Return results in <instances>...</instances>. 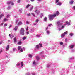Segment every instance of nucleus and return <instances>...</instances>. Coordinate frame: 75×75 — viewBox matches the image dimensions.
I'll use <instances>...</instances> for the list:
<instances>
[{
  "mask_svg": "<svg viewBox=\"0 0 75 75\" xmlns=\"http://www.w3.org/2000/svg\"><path fill=\"white\" fill-rule=\"evenodd\" d=\"M56 17V15L55 14H54L53 15H50L49 16V19L50 20H53L54 19V17Z\"/></svg>",
  "mask_w": 75,
  "mask_h": 75,
  "instance_id": "1",
  "label": "nucleus"
},
{
  "mask_svg": "<svg viewBox=\"0 0 75 75\" xmlns=\"http://www.w3.org/2000/svg\"><path fill=\"white\" fill-rule=\"evenodd\" d=\"M18 50H20V52H22L23 51H25V48L24 47L21 48V46H18Z\"/></svg>",
  "mask_w": 75,
  "mask_h": 75,
  "instance_id": "2",
  "label": "nucleus"
},
{
  "mask_svg": "<svg viewBox=\"0 0 75 75\" xmlns=\"http://www.w3.org/2000/svg\"><path fill=\"white\" fill-rule=\"evenodd\" d=\"M20 34L22 35H24V29L21 28L20 30Z\"/></svg>",
  "mask_w": 75,
  "mask_h": 75,
  "instance_id": "3",
  "label": "nucleus"
},
{
  "mask_svg": "<svg viewBox=\"0 0 75 75\" xmlns=\"http://www.w3.org/2000/svg\"><path fill=\"white\" fill-rule=\"evenodd\" d=\"M74 47H75V45H69V48H70L71 49H72V48H74Z\"/></svg>",
  "mask_w": 75,
  "mask_h": 75,
  "instance_id": "4",
  "label": "nucleus"
},
{
  "mask_svg": "<svg viewBox=\"0 0 75 75\" xmlns=\"http://www.w3.org/2000/svg\"><path fill=\"white\" fill-rule=\"evenodd\" d=\"M9 49V45H8L6 47V51H8Z\"/></svg>",
  "mask_w": 75,
  "mask_h": 75,
  "instance_id": "5",
  "label": "nucleus"
},
{
  "mask_svg": "<svg viewBox=\"0 0 75 75\" xmlns=\"http://www.w3.org/2000/svg\"><path fill=\"white\" fill-rule=\"evenodd\" d=\"M21 40H20V41H19L18 42V45H21L22 44V42L21 41Z\"/></svg>",
  "mask_w": 75,
  "mask_h": 75,
  "instance_id": "6",
  "label": "nucleus"
},
{
  "mask_svg": "<svg viewBox=\"0 0 75 75\" xmlns=\"http://www.w3.org/2000/svg\"><path fill=\"white\" fill-rule=\"evenodd\" d=\"M18 29V27L17 26V27H15L13 29V30H14L15 31H16L17 30V29Z\"/></svg>",
  "mask_w": 75,
  "mask_h": 75,
  "instance_id": "7",
  "label": "nucleus"
},
{
  "mask_svg": "<svg viewBox=\"0 0 75 75\" xmlns=\"http://www.w3.org/2000/svg\"><path fill=\"white\" fill-rule=\"evenodd\" d=\"M14 42L15 43H16V42H17V39H16V38H14Z\"/></svg>",
  "mask_w": 75,
  "mask_h": 75,
  "instance_id": "8",
  "label": "nucleus"
},
{
  "mask_svg": "<svg viewBox=\"0 0 75 75\" xmlns=\"http://www.w3.org/2000/svg\"><path fill=\"white\" fill-rule=\"evenodd\" d=\"M60 13H59V12L58 11H56V14H55V15H56V16H58L59 14Z\"/></svg>",
  "mask_w": 75,
  "mask_h": 75,
  "instance_id": "9",
  "label": "nucleus"
},
{
  "mask_svg": "<svg viewBox=\"0 0 75 75\" xmlns=\"http://www.w3.org/2000/svg\"><path fill=\"white\" fill-rule=\"evenodd\" d=\"M70 4H71V5L73 4L74 3V1L72 0L70 2H69Z\"/></svg>",
  "mask_w": 75,
  "mask_h": 75,
  "instance_id": "10",
  "label": "nucleus"
},
{
  "mask_svg": "<svg viewBox=\"0 0 75 75\" xmlns=\"http://www.w3.org/2000/svg\"><path fill=\"white\" fill-rule=\"evenodd\" d=\"M33 66L36 65V62L35 61L33 62Z\"/></svg>",
  "mask_w": 75,
  "mask_h": 75,
  "instance_id": "11",
  "label": "nucleus"
},
{
  "mask_svg": "<svg viewBox=\"0 0 75 75\" xmlns=\"http://www.w3.org/2000/svg\"><path fill=\"white\" fill-rule=\"evenodd\" d=\"M65 35L64 33H63L61 34L62 37V38L64 37H65Z\"/></svg>",
  "mask_w": 75,
  "mask_h": 75,
  "instance_id": "12",
  "label": "nucleus"
},
{
  "mask_svg": "<svg viewBox=\"0 0 75 75\" xmlns=\"http://www.w3.org/2000/svg\"><path fill=\"white\" fill-rule=\"evenodd\" d=\"M8 19H6V18L4 19V21H8Z\"/></svg>",
  "mask_w": 75,
  "mask_h": 75,
  "instance_id": "13",
  "label": "nucleus"
},
{
  "mask_svg": "<svg viewBox=\"0 0 75 75\" xmlns=\"http://www.w3.org/2000/svg\"><path fill=\"white\" fill-rule=\"evenodd\" d=\"M65 23H66L67 24H68V25H70V23L67 21H66Z\"/></svg>",
  "mask_w": 75,
  "mask_h": 75,
  "instance_id": "14",
  "label": "nucleus"
},
{
  "mask_svg": "<svg viewBox=\"0 0 75 75\" xmlns=\"http://www.w3.org/2000/svg\"><path fill=\"white\" fill-rule=\"evenodd\" d=\"M23 24V23H22L21 22H20L18 23V25H21V24Z\"/></svg>",
  "mask_w": 75,
  "mask_h": 75,
  "instance_id": "15",
  "label": "nucleus"
},
{
  "mask_svg": "<svg viewBox=\"0 0 75 75\" xmlns=\"http://www.w3.org/2000/svg\"><path fill=\"white\" fill-rule=\"evenodd\" d=\"M16 49L15 48H13V52H12L13 53L14 52V51H16Z\"/></svg>",
  "mask_w": 75,
  "mask_h": 75,
  "instance_id": "16",
  "label": "nucleus"
},
{
  "mask_svg": "<svg viewBox=\"0 0 75 75\" xmlns=\"http://www.w3.org/2000/svg\"><path fill=\"white\" fill-rule=\"evenodd\" d=\"M36 58L37 60H39V59H40V58L38 57V56H36Z\"/></svg>",
  "mask_w": 75,
  "mask_h": 75,
  "instance_id": "17",
  "label": "nucleus"
},
{
  "mask_svg": "<svg viewBox=\"0 0 75 75\" xmlns=\"http://www.w3.org/2000/svg\"><path fill=\"white\" fill-rule=\"evenodd\" d=\"M50 64H48L46 65V68H49L50 67Z\"/></svg>",
  "mask_w": 75,
  "mask_h": 75,
  "instance_id": "18",
  "label": "nucleus"
},
{
  "mask_svg": "<svg viewBox=\"0 0 75 75\" xmlns=\"http://www.w3.org/2000/svg\"><path fill=\"white\" fill-rule=\"evenodd\" d=\"M57 5H59V6H61V3L60 2H59L57 4Z\"/></svg>",
  "mask_w": 75,
  "mask_h": 75,
  "instance_id": "19",
  "label": "nucleus"
},
{
  "mask_svg": "<svg viewBox=\"0 0 75 75\" xmlns=\"http://www.w3.org/2000/svg\"><path fill=\"white\" fill-rule=\"evenodd\" d=\"M9 37H11V38L12 37V38H13L14 37V36H13V35H12H12H11V34H9Z\"/></svg>",
  "mask_w": 75,
  "mask_h": 75,
  "instance_id": "20",
  "label": "nucleus"
},
{
  "mask_svg": "<svg viewBox=\"0 0 75 75\" xmlns=\"http://www.w3.org/2000/svg\"><path fill=\"white\" fill-rule=\"evenodd\" d=\"M3 16H4V15L3 14H1L0 15V19H1V18L2 17H3Z\"/></svg>",
  "mask_w": 75,
  "mask_h": 75,
  "instance_id": "21",
  "label": "nucleus"
},
{
  "mask_svg": "<svg viewBox=\"0 0 75 75\" xmlns=\"http://www.w3.org/2000/svg\"><path fill=\"white\" fill-rule=\"evenodd\" d=\"M39 48H40V47L38 45L36 46V48H37V49H39Z\"/></svg>",
  "mask_w": 75,
  "mask_h": 75,
  "instance_id": "22",
  "label": "nucleus"
},
{
  "mask_svg": "<svg viewBox=\"0 0 75 75\" xmlns=\"http://www.w3.org/2000/svg\"><path fill=\"white\" fill-rule=\"evenodd\" d=\"M6 57H7V58H9L10 57V55H6Z\"/></svg>",
  "mask_w": 75,
  "mask_h": 75,
  "instance_id": "23",
  "label": "nucleus"
},
{
  "mask_svg": "<svg viewBox=\"0 0 75 75\" xmlns=\"http://www.w3.org/2000/svg\"><path fill=\"white\" fill-rule=\"evenodd\" d=\"M64 34H65V35L66 34H68V31H66L65 32H64Z\"/></svg>",
  "mask_w": 75,
  "mask_h": 75,
  "instance_id": "24",
  "label": "nucleus"
},
{
  "mask_svg": "<svg viewBox=\"0 0 75 75\" xmlns=\"http://www.w3.org/2000/svg\"><path fill=\"white\" fill-rule=\"evenodd\" d=\"M20 65V64L18 63L16 64V66H17V67H18V66H19V65Z\"/></svg>",
  "mask_w": 75,
  "mask_h": 75,
  "instance_id": "25",
  "label": "nucleus"
},
{
  "mask_svg": "<svg viewBox=\"0 0 75 75\" xmlns=\"http://www.w3.org/2000/svg\"><path fill=\"white\" fill-rule=\"evenodd\" d=\"M39 45L40 47H42V44H41V43H39Z\"/></svg>",
  "mask_w": 75,
  "mask_h": 75,
  "instance_id": "26",
  "label": "nucleus"
},
{
  "mask_svg": "<svg viewBox=\"0 0 75 75\" xmlns=\"http://www.w3.org/2000/svg\"><path fill=\"white\" fill-rule=\"evenodd\" d=\"M73 35L74 34L73 33H70V36H71V37H72V35Z\"/></svg>",
  "mask_w": 75,
  "mask_h": 75,
  "instance_id": "27",
  "label": "nucleus"
},
{
  "mask_svg": "<svg viewBox=\"0 0 75 75\" xmlns=\"http://www.w3.org/2000/svg\"><path fill=\"white\" fill-rule=\"evenodd\" d=\"M32 14L34 16V17H35V15L34 13H32Z\"/></svg>",
  "mask_w": 75,
  "mask_h": 75,
  "instance_id": "28",
  "label": "nucleus"
},
{
  "mask_svg": "<svg viewBox=\"0 0 75 75\" xmlns=\"http://www.w3.org/2000/svg\"><path fill=\"white\" fill-rule=\"evenodd\" d=\"M44 20L45 21H47V17H45L44 18Z\"/></svg>",
  "mask_w": 75,
  "mask_h": 75,
  "instance_id": "29",
  "label": "nucleus"
},
{
  "mask_svg": "<svg viewBox=\"0 0 75 75\" xmlns=\"http://www.w3.org/2000/svg\"><path fill=\"white\" fill-rule=\"evenodd\" d=\"M52 74H54V73H55V70H52Z\"/></svg>",
  "mask_w": 75,
  "mask_h": 75,
  "instance_id": "30",
  "label": "nucleus"
},
{
  "mask_svg": "<svg viewBox=\"0 0 75 75\" xmlns=\"http://www.w3.org/2000/svg\"><path fill=\"white\" fill-rule=\"evenodd\" d=\"M60 21H58L57 22V24H58V25H59V23H60Z\"/></svg>",
  "mask_w": 75,
  "mask_h": 75,
  "instance_id": "31",
  "label": "nucleus"
},
{
  "mask_svg": "<svg viewBox=\"0 0 75 75\" xmlns=\"http://www.w3.org/2000/svg\"><path fill=\"white\" fill-rule=\"evenodd\" d=\"M3 52V49L2 48H1V51H0V54H1V52Z\"/></svg>",
  "mask_w": 75,
  "mask_h": 75,
  "instance_id": "32",
  "label": "nucleus"
},
{
  "mask_svg": "<svg viewBox=\"0 0 75 75\" xmlns=\"http://www.w3.org/2000/svg\"><path fill=\"white\" fill-rule=\"evenodd\" d=\"M28 56L29 57H30V58H31L32 57V55H31V54H29Z\"/></svg>",
  "mask_w": 75,
  "mask_h": 75,
  "instance_id": "33",
  "label": "nucleus"
},
{
  "mask_svg": "<svg viewBox=\"0 0 75 75\" xmlns=\"http://www.w3.org/2000/svg\"><path fill=\"white\" fill-rule=\"evenodd\" d=\"M71 52H75V50L74 49H72L71 50Z\"/></svg>",
  "mask_w": 75,
  "mask_h": 75,
  "instance_id": "34",
  "label": "nucleus"
},
{
  "mask_svg": "<svg viewBox=\"0 0 75 75\" xmlns=\"http://www.w3.org/2000/svg\"><path fill=\"white\" fill-rule=\"evenodd\" d=\"M21 67H23V65H24V64H23V62H21Z\"/></svg>",
  "mask_w": 75,
  "mask_h": 75,
  "instance_id": "35",
  "label": "nucleus"
},
{
  "mask_svg": "<svg viewBox=\"0 0 75 75\" xmlns=\"http://www.w3.org/2000/svg\"><path fill=\"white\" fill-rule=\"evenodd\" d=\"M6 26H7V24L5 23L4 25V27H6Z\"/></svg>",
  "mask_w": 75,
  "mask_h": 75,
  "instance_id": "36",
  "label": "nucleus"
},
{
  "mask_svg": "<svg viewBox=\"0 0 75 75\" xmlns=\"http://www.w3.org/2000/svg\"><path fill=\"white\" fill-rule=\"evenodd\" d=\"M11 2L10 1V2H9L8 3H7V4H8L9 5V4H11Z\"/></svg>",
  "mask_w": 75,
  "mask_h": 75,
  "instance_id": "37",
  "label": "nucleus"
},
{
  "mask_svg": "<svg viewBox=\"0 0 75 75\" xmlns=\"http://www.w3.org/2000/svg\"><path fill=\"white\" fill-rule=\"evenodd\" d=\"M30 6V5L28 4L26 6V8H28V7H29V6Z\"/></svg>",
  "mask_w": 75,
  "mask_h": 75,
  "instance_id": "38",
  "label": "nucleus"
},
{
  "mask_svg": "<svg viewBox=\"0 0 75 75\" xmlns=\"http://www.w3.org/2000/svg\"><path fill=\"white\" fill-rule=\"evenodd\" d=\"M59 44L60 45H63V42H60Z\"/></svg>",
  "mask_w": 75,
  "mask_h": 75,
  "instance_id": "39",
  "label": "nucleus"
},
{
  "mask_svg": "<svg viewBox=\"0 0 75 75\" xmlns=\"http://www.w3.org/2000/svg\"><path fill=\"white\" fill-rule=\"evenodd\" d=\"M23 41H24L25 40H26V38H23Z\"/></svg>",
  "mask_w": 75,
  "mask_h": 75,
  "instance_id": "40",
  "label": "nucleus"
},
{
  "mask_svg": "<svg viewBox=\"0 0 75 75\" xmlns=\"http://www.w3.org/2000/svg\"><path fill=\"white\" fill-rule=\"evenodd\" d=\"M43 53H44V52H41L40 53V55H42V54H43Z\"/></svg>",
  "mask_w": 75,
  "mask_h": 75,
  "instance_id": "41",
  "label": "nucleus"
},
{
  "mask_svg": "<svg viewBox=\"0 0 75 75\" xmlns=\"http://www.w3.org/2000/svg\"><path fill=\"white\" fill-rule=\"evenodd\" d=\"M72 59H73V58H70L69 59L70 61H72Z\"/></svg>",
  "mask_w": 75,
  "mask_h": 75,
  "instance_id": "42",
  "label": "nucleus"
},
{
  "mask_svg": "<svg viewBox=\"0 0 75 75\" xmlns=\"http://www.w3.org/2000/svg\"><path fill=\"white\" fill-rule=\"evenodd\" d=\"M11 5L12 6H13L14 5V3L13 2H11Z\"/></svg>",
  "mask_w": 75,
  "mask_h": 75,
  "instance_id": "43",
  "label": "nucleus"
},
{
  "mask_svg": "<svg viewBox=\"0 0 75 75\" xmlns=\"http://www.w3.org/2000/svg\"><path fill=\"white\" fill-rule=\"evenodd\" d=\"M10 15H8L6 17L7 18H8V17H10Z\"/></svg>",
  "mask_w": 75,
  "mask_h": 75,
  "instance_id": "44",
  "label": "nucleus"
},
{
  "mask_svg": "<svg viewBox=\"0 0 75 75\" xmlns=\"http://www.w3.org/2000/svg\"><path fill=\"white\" fill-rule=\"evenodd\" d=\"M58 2H59V0H56V2L57 3Z\"/></svg>",
  "mask_w": 75,
  "mask_h": 75,
  "instance_id": "45",
  "label": "nucleus"
},
{
  "mask_svg": "<svg viewBox=\"0 0 75 75\" xmlns=\"http://www.w3.org/2000/svg\"><path fill=\"white\" fill-rule=\"evenodd\" d=\"M38 21H39V20L38 19H37L36 20V21L35 22L36 23H37L38 22Z\"/></svg>",
  "mask_w": 75,
  "mask_h": 75,
  "instance_id": "46",
  "label": "nucleus"
},
{
  "mask_svg": "<svg viewBox=\"0 0 75 75\" xmlns=\"http://www.w3.org/2000/svg\"><path fill=\"white\" fill-rule=\"evenodd\" d=\"M21 0H18V1H17L18 3H20Z\"/></svg>",
  "mask_w": 75,
  "mask_h": 75,
  "instance_id": "47",
  "label": "nucleus"
},
{
  "mask_svg": "<svg viewBox=\"0 0 75 75\" xmlns=\"http://www.w3.org/2000/svg\"><path fill=\"white\" fill-rule=\"evenodd\" d=\"M33 7H32L30 9V11H31V10H32L33 9Z\"/></svg>",
  "mask_w": 75,
  "mask_h": 75,
  "instance_id": "48",
  "label": "nucleus"
},
{
  "mask_svg": "<svg viewBox=\"0 0 75 75\" xmlns=\"http://www.w3.org/2000/svg\"><path fill=\"white\" fill-rule=\"evenodd\" d=\"M32 75H36V74H35V73H32Z\"/></svg>",
  "mask_w": 75,
  "mask_h": 75,
  "instance_id": "49",
  "label": "nucleus"
},
{
  "mask_svg": "<svg viewBox=\"0 0 75 75\" xmlns=\"http://www.w3.org/2000/svg\"><path fill=\"white\" fill-rule=\"evenodd\" d=\"M30 75V73H26V75Z\"/></svg>",
  "mask_w": 75,
  "mask_h": 75,
  "instance_id": "50",
  "label": "nucleus"
},
{
  "mask_svg": "<svg viewBox=\"0 0 75 75\" xmlns=\"http://www.w3.org/2000/svg\"><path fill=\"white\" fill-rule=\"evenodd\" d=\"M27 15L28 16H30L31 15L30 14V13L29 14H27Z\"/></svg>",
  "mask_w": 75,
  "mask_h": 75,
  "instance_id": "51",
  "label": "nucleus"
},
{
  "mask_svg": "<svg viewBox=\"0 0 75 75\" xmlns=\"http://www.w3.org/2000/svg\"><path fill=\"white\" fill-rule=\"evenodd\" d=\"M3 44V41H1L0 42V44Z\"/></svg>",
  "mask_w": 75,
  "mask_h": 75,
  "instance_id": "52",
  "label": "nucleus"
},
{
  "mask_svg": "<svg viewBox=\"0 0 75 75\" xmlns=\"http://www.w3.org/2000/svg\"><path fill=\"white\" fill-rule=\"evenodd\" d=\"M68 40V39H67V38L65 40V41L66 42H67V41Z\"/></svg>",
  "mask_w": 75,
  "mask_h": 75,
  "instance_id": "53",
  "label": "nucleus"
},
{
  "mask_svg": "<svg viewBox=\"0 0 75 75\" xmlns=\"http://www.w3.org/2000/svg\"><path fill=\"white\" fill-rule=\"evenodd\" d=\"M47 33L48 34H50V32L49 31H47Z\"/></svg>",
  "mask_w": 75,
  "mask_h": 75,
  "instance_id": "54",
  "label": "nucleus"
},
{
  "mask_svg": "<svg viewBox=\"0 0 75 75\" xmlns=\"http://www.w3.org/2000/svg\"><path fill=\"white\" fill-rule=\"evenodd\" d=\"M12 27V25H10L9 26V28H10V27Z\"/></svg>",
  "mask_w": 75,
  "mask_h": 75,
  "instance_id": "55",
  "label": "nucleus"
},
{
  "mask_svg": "<svg viewBox=\"0 0 75 75\" xmlns=\"http://www.w3.org/2000/svg\"><path fill=\"white\" fill-rule=\"evenodd\" d=\"M44 45H47V43H45L44 44Z\"/></svg>",
  "mask_w": 75,
  "mask_h": 75,
  "instance_id": "56",
  "label": "nucleus"
},
{
  "mask_svg": "<svg viewBox=\"0 0 75 75\" xmlns=\"http://www.w3.org/2000/svg\"><path fill=\"white\" fill-rule=\"evenodd\" d=\"M35 13H37V9H36L35 10Z\"/></svg>",
  "mask_w": 75,
  "mask_h": 75,
  "instance_id": "57",
  "label": "nucleus"
},
{
  "mask_svg": "<svg viewBox=\"0 0 75 75\" xmlns=\"http://www.w3.org/2000/svg\"><path fill=\"white\" fill-rule=\"evenodd\" d=\"M26 22V23L27 24H29V22H28V21H27Z\"/></svg>",
  "mask_w": 75,
  "mask_h": 75,
  "instance_id": "58",
  "label": "nucleus"
},
{
  "mask_svg": "<svg viewBox=\"0 0 75 75\" xmlns=\"http://www.w3.org/2000/svg\"><path fill=\"white\" fill-rule=\"evenodd\" d=\"M52 25V24H49L48 25V26H51Z\"/></svg>",
  "mask_w": 75,
  "mask_h": 75,
  "instance_id": "59",
  "label": "nucleus"
},
{
  "mask_svg": "<svg viewBox=\"0 0 75 75\" xmlns=\"http://www.w3.org/2000/svg\"><path fill=\"white\" fill-rule=\"evenodd\" d=\"M48 27H47L46 28V30H48Z\"/></svg>",
  "mask_w": 75,
  "mask_h": 75,
  "instance_id": "60",
  "label": "nucleus"
},
{
  "mask_svg": "<svg viewBox=\"0 0 75 75\" xmlns=\"http://www.w3.org/2000/svg\"><path fill=\"white\" fill-rule=\"evenodd\" d=\"M28 30V27H27V28H26V30Z\"/></svg>",
  "mask_w": 75,
  "mask_h": 75,
  "instance_id": "61",
  "label": "nucleus"
},
{
  "mask_svg": "<svg viewBox=\"0 0 75 75\" xmlns=\"http://www.w3.org/2000/svg\"><path fill=\"white\" fill-rule=\"evenodd\" d=\"M64 28V26H63L62 27V28Z\"/></svg>",
  "mask_w": 75,
  "mask_h": 75,
  "instance_id": "62",
  "label": "nucleus"
},
{
  "mask_svg": "<svg viewBox=\"0 0 75 75\" xmlns=\"http://www.w3.org/2000/svg\"><path fill=\"white\" fill-rule=\"evenodd\" d=\"M27 34H29L28 32H27L26 33Z\"/></svg>",
  "mask_w": 75,
  "mask_h": 75,
  "instance_id": "63",
  "label": "nucleus"
},
{
  "mask_svg": "<svg viewBox=\"0 0 75 75\" xmlns=\"http://www.w3.org/2000/svg\"><path fill=\"white\" fill-rule=\"evenodd\" d=\"M30 1H34V0H30Z\"/></svg>",
  "mask_w": 75,
  "mask_h": 75,
  "instance_id": "64",
  "label": "nucleus"
}]
</instances>
